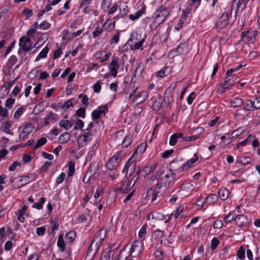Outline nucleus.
<instances>
[{
    "mask_svg": "<svg viewBox=\"0 0 260 260\" xmlns=\"http://www.w3.org/2000/svg\"><path fill=\"white\" fill-rule=\"evenodd\" d=\"M170 167L171 171H181L185 170L184 163L181 159H175L170 164Z\"/></svg>",
    "mask_w": 260,
    "mask_h": 260,
    "instance_id": "8",
    "label": "nucleus"
},
{
    "mask_svg": "<svg viewBox=\"0 0 260 260\" xmlns=\"http://www.w3.org/2000/svg\"><path fill=\"white\" fill-rule=\"evenodd\" d=\"M244 104L243 99L238 97L234 98L230 102V107L234 108L241 107Z\"/></svg>",
    "mask_w": 260,
    "mask_h": 260,
    "instance_id": "17",
    "label": "nucleus"
},
{
    "mask_svg": "<svg viewBox=\"0 0 260 260\" xmlns=\"http://www.w3.org/2000/svg\"><path fill=\"white\" fill-rule=\"evenodd\" d=\"M34 129V126L31 123H26L19 136L18 142H22L28 138V134Z\"/></svg>",
    "mask_w": 260,
    "mask_h": 260,
    "instance_id": "7",
    "label": "nucleus"
},
{
    "mask_svg": "<svg viewBox=\"0 0 260 260\" xmlns=\"http://www.w3.org/2000/svg\"><path fill=\"white\" fill-rule=\"evenodd\" d=\"M15 100L14 99L10 98L6 100L5 107L8 109H11L15 103Z\"/></svg>",
    "mask_w": 260,
    "mask_h": 260,
    "instance_id": "44",
    "label": "nucleus"
},
{
    "mask_svg": "<svg viewBox=\"0 0 260 260\" xmlns=\"http://www.w3.org/2000/svg\"><path fill=\"white\" fill-rule=\"evenodd\" d=\"M153 236L156 239L161 238L164 236V232L161 230H157L153 232Z\"/></svg>",
    "mask_w": 260,
    "mask_h": 260,
    "instance_id": "46",
    "label": "nucleus"
},
{
    "mask_svg": "<svg viewBox=\"0 0 260 260\" xmlns=\"http://www.w3.org/2000/svg\"><path fill=\"white\" fill-rule=\"evenodd\" d=\"M226 75L223 85H226L230 87L234 84L237 77L235 75L226 74Z\"/></svg>",
    "mask_w": 260,
    "mask_h": 260,
    "instance_id": "19",
    "label": "nucleus"
},
{
    "mask_svg": "<svg viewBox=\"0 0 260 260\" xmlns=\"http://www.w3.org/2000/svg\"><path fill=\"white\" fill-rule=\"evenodd\" d=\"M115 21L114 18L107 20L103 24V27L109 31L112 30L115 27Z\"/></svg>",
    "mask_w": 260,
    "mask_h": 260,
    "instance_id": "20",
    "label": "nucleus"
},
{
    "mask_svg": "<svg viewBox=\"0 0 260 260\" xmlns=\"http://www.w3.org/2000/svg\"><path fill=\"white\" fill-rule=\"evenodd\" d=\"M24 111V108L23 107H21L19 108L14 113V118L17 119H19Z\"/></svg>",
    "mask_w": 260,
    "mask_h": 260,
    "instance_id": "45",
    "label": "nucleus"
},
{
    "mask_svg": "<svg viewBox=\"0 0 260 260\" xmlns=\"http://www.w3.org/2000/svg\"><path fill=\"white\" fill-rule=\"evenodd\" d=\"M157 165V163L154 162L153 164L148 165L144 167L142 170L141 176L143 178H145L148 175L150 174L151 172L156 169Z\"/></svg>",
    "mask_w": 260,
    "mask_h": 260,
    "instance_id": "16",
    "label": "nucleus"
},
{
    "mask_svg": "<svg viewBox=\"0 0 260 260\" xmlns=\"http://www.w3.org/2000/svg\"><path fill=\"white\" fill-rule=\"evenodd\" d=\"M234 218L235 217L232 216V214L230 212L227 216L224 217L223 220L225 223H228L234 220Z\"/></svg>",
    "mask_w": 260,
    "mask_h": 260,
    "instance_id": "62",
    "label": "nucleus"
},
{
    "mask_svg": "<svg viewBox=\"0 0 260 260\" xmlns=\"http://www.w3.org/2000/svg\"><path fill=\"white\" fill-rule=\"evenodd\" d=\"M132 137L127 136L125 137L124 140L122 141V145L124 147H128L132 143Z\"/></svg>",
    "mask_w": 260,
    "mask_h": 260,
    "instance_id": "42",
    "label": "nucleus"
},
{
    "mask_svg": "<svg viewBox=\"0 0 260 260\" xmlns=\"http://www.w3.org/2000/svg\"><path fill=\"white\" fill-rule=\"evenodd\" d=\"M8 114L9 113L8 110L0 105V116L2 117H7Z\"/></svg>",
    "mask_w": 260,
    "mask_h": 260,
    "instance_id": "54",
    "label": "nucleus"
},
{
    "mask_svg": "<svg viewBox=\"0 0 260 260\" xmlns=\"http://www.w3.org/2000/svg\"><path fill=\"white\" fill-rule=\"evenodd\" d=\"M51 228H52V233L54 234L55 232L58 230L59 227V223L58 222V220L56 219H54L52 220L51 222Z\"/></svg>",
    "mask_w": 260,
    "mask_h": 260,
    "instance_id": "38",
    "label": "nucleus"
},
{
    "mask_svg": "<svg viewBox=\"0 0 260 260\" xmlns=\"http://www.w3.org/2000/svg\"><path fill=\"white\" fill-rule=\"evenodd\" d=\"M21 162H18L17 161H14L13 162L9 167V170L10 171H14L15 170L16 167L17 166H21Z\"/></svg>",
    "mask_w": 260,
    "mask_h": 260,
    "instance_id": "52",
    "label": "nucleus"
},
{
    "mask_svg": "<svg viewBox=\"0 0 260 260\" xmlns=\"http://www.w3.org/2000/svg\"><path fill=\"white\" fill-rule=\"evenodd\" d=\"M257 35L256 31L252 32L243 31L241 33L240 41L245 43H252L255 41V38Z\"/></svg>",
    "mask_w": 260,
    "mask_h": 260,
    "instance_id": "6",
    "label": "nucleus"
},
{
    "mask_svg": "<svg viewBox=\"0 0 260 260\" xmlns=\"http://www.w3.org/2000/svg\"><path fill=\"white\" fill-rule=\"evenodd\" d=\"M70 138V135L68 133H64V134H61L59 138V140L62 143H65L68 141Z\"/></svg>",
    "mask_w": 260,
    "mask_h": 260,
    "instance_id": "41",
    "label": "nucleus"
},
{
    "mask_svg": "<svg viewBox=\"0 0 260 260\" xmlns=\"http://www.w3.org/2000/svg\"><path fill=\"white\" fill-rule=\"evenodd\" d=\"M72 106H73V104L71 100H68L63 103L61 106V108L64 111H65Z\"/></svg>",
    "mask_w": 260,
    "mask_h": 260,
    "instance_id": "53",
    "label": "nucleus"
},
{
    "mask_svg": "<svg viewBox=\"0 0 260 260\" xmlns=\"http://www.w3.org/2000/svg\"><path fill=\"white\" fill-rule=\"evenodd\" d=\"M176 175L171 171H165L156 174L155 178L157 179V183L154 188V190L150 189L147 192V197L148 199H150V196L152 197L151 202L154 201L158 193V190L160 189L162 186L167 188L169 186L171 182L173 181Z\"/></svg>",
    "mask_w": 260,
    "mask_h": 260,
    "instance_id": "1",
    "label": "nucleus"
},
{
    "mask_svg": "<svg viewBox=\"0 0 260 260\" xmlns=\"http://www.w3.org/2000/svg\"><path fill=\"white\" fill-rule=\"evenodd\" d=\"M76 115L82 118L85 117V108H80L76 112Z\"/></svg>",
    "mask_w": 260,
    "mask_h": 260,
    "instance_id": "49",
    "label": "nucleus"
},
{
    "mask_svg": "<svg viewBox=\"0 0 260 260\" xmlns=\"http://www.w3.org/2000/svg\"><path fill=\"white\" fill-rule=\"evenodd\" d=\"M237 256L239 259L243 260L245 257V250L241 246L240 247L237 252Z\"/></svg>",
    "mask_w": 260,
    "mask_h": 260,
    "instance_id": "50",
    "label": "nucleus"
},
{
    "mask_svg": "<svg viewBox=\"0 0 260 260\" xmlns=\"http://www.w3.org/2000/svg\"><path fill=\"white\" fill-rule=\"evenodd\" d=\"M245 106L243 109L246 111H253L254 110L253 102L251 100H246L244 103Z\"/></svg>",
    "mask_w": 260,
    "mask_h": 260,
    "instance_id": "27",
    "label": "nucleus"
},
{
    "mask_svg": "<svg viewBox=\"0 0 260 260\" xmlns=\"http://www.w3.org/2000/svg\"><path fill=\"white\" fill-rule=\"evenodd\" d=\"M186 17H181L177 25L175 26L176 29L178 30L182 27L183 24L186 21Z\"/></svg>",
    "mask_w": 260,
    "mask_h": 260,
    "instance_id": "55",
    "label": "nucleus"
},
{
    "mask_svg": "<svg viewBox=\"0 0 260 260\" xmlns=\"http://www.w3.org/2000/svg\"><path fill=\"white\" fill-rule=\"evenodd\" d=\"M158 14L156 16H167L169 14V10L168 8L162 6L157 10Z\"/></svg>",
    "mask_w": 260,
    "mask_h": 260,
    "instance_id": "24",
    "label": "nucleus"
},
{
    "mask_svg": "<svg viewBox=\"0 0 260 260\" xmlns=\"http://www.w3.org/2000/svg\"><path fill=\"white\" fill-rule=\"evenodd\" d=\"M147 143H143L138 146L135 151L134 152L133 154H134V156L137 154L139 153L140 154H142L145 152L146 149L147 148Z\"/></svg>",
    "mask_w": 260,
    "mask_h": 260,
    "instance_id": "23",
    "label": "nucleus"
},
{
    "mask_svg": "<svg viewBox=\"0 0 260 260\" xmlns=\"http://www.w3.org/2000/svg\"><path fill=\"white\" fill-rule=\"evenodd\" d=\"M223 226V223L221 220H217L213 223V227L214 229H220Z\"/></svg>",
    "mask_w": 260,
    "mask_h": 260,
    "instance_id": "59",
    "label": "nucleus"
},
{
    "mask_svg": "<svg viewBox=\"0 0 260 260\" xmlns=\"http://www.w3.org/2000/svg\"><path fill=\"white\" fill-rule=\"evenodd\" d=\"M143 250V244L141 241H135L130 249L129 256L135 257L138 256Z\"/></svg>",
    "mask_w": 260,
    "mask_h": 260,
    "instance_id": "4",
    "label": "nucleus"
},
{
    "mask_svg": "<svg viewBox=\"0 0 260 260\" xmlns=\"http://www.w3.org/2000/svg\"><path fill=\"white\" fill-rule=\"evenodd\" d=\"M180 191H184L187 192H190L193 189V186L189 183L182 184L180 187Z\"/></svg>",
    "mask_w": 260,
    "mask_h": 260,
    "instance_id": "31",
    "label": "nucleus"
},
{
    "mask_svg": "<svg viewBox=\"0 0 260 260\" xmlns=\"http://www.w3.org/2000/svg\"><path fill=\"white\" fill-rule=\"evenodd\" d=\"M65 174L64 173H61L56 178V183L57 184L61 183L64 180L65 177Z\"/></svg>",
    "mask_w": 260,
    "mask_h": 260,
    "instance_id": "61",
    "label": "nucleus"
},
{
    "mask_svg": "<svg viewBox=\"0 0 260 260\" xmlns=\"http://www.w3.org/2000/svg\"><path fill=\"white\" fill-rule=\"evenodd\" d=\"M218 195L221 200H226L229 197V191L225 188H221L218 191Z\"/></svg>",
    "mask_w": 260,
    "mask_h": 260,
    "instance_id": "22",
    "label": "nucleus"
},
{
    "mask_svg": "<svg viewBox=\"0 0 260 260\" xmlns=\"http://www.w3.org/2000/svg\"><path fill=\"white\" fill-rule=\"evenodd\" d=\"M229 24V17H217L216 20V27L222 29Z\"/></svg>",
    "mask_w": 260,
    "mask_h": 260,
    "instance_id": "14",
    "label": "nucleus"
},
{
    "mask_svg": "<svg viewBox=\"0 0 260 260\" xmlns=\"http://www.w3.org/2000/svg\"><path fill=\"white\" fill-rule=\"evenodd\" d=\"M82 97L81 101L83 105L84 106V108H86L88 105V98L87 95L84 94L83 95L82 94H80L79 96V98H81Z\"/></svg>",
    "mask_w": 260,
    "mask_h": 260,
    "instance_id": "43",
    "label": "nucleus"
},
{
    "mask_svg": "<svg viewBox=\"0 0 260 260\" xmlns=\"http://www.w3.org/2000/svg\"><path fill=\"white\" fill-rule=\"evenodd\" d=\"M46 202V199L44 197L40 198L39 201L34 204L32 207L38 210H41L43 208V204Z\"/></svg>",
    "mask_w": 260,
    "mask_h": 260,
    "instance_id": "30",
    "label": "nucleus"
},
{
    "mask_svg": "<svg viewBox=\"0 0 260 260\" xmlns=\"http://www.w3.org/2000/svg\"><path fill=\"white\" fill-rule=\"evenodd\" d=\"M146 7L144 4H143L141 8L139 10L135 15H133V14L129 15L128 16H141V15H143L145 12Z\"/></svg>",
    "mask_w": 260,
    "mask_h": 260,
    "instance_id": "47",
    "label": "nucleus"
},
{
    "mask_svg": "<svg viewBox=\"0 0 260 260\" xmlns=\"http://www.w3.org/2000/svg\"><path fill=\"white\" fill-rule=\"evenodd\" d=\"M134 154H133L126 161L124 167L122 169L123 173L126 172L125 177H129L135 171L136 169V161L134 159Z\"/></svg>",
    "mask_w": 260,
    "mask_h": 260,
    "instance_id": "2",
    "label": "nucleus"
},
{
    "mask_svg": "<svg viewBox=\"0 0 260 260\" xmlns=\"http://www.w3.org/2000/svg\"><path fill=\"white\" fill-rule=\"evenodd\" d=\"M57 246L60 248L61 252H63L64 251L66 245L62 235H60L58 237Z\"/></svg>",
    "mask_w": 260,
    "mask_h": 260,
    "instance_id": "35",
    "label": "nucleus"
},
{
    "mask_svg": "<svg viewBox=\"0 0 260 260\" xmlns=\"http://www.w3.org/2000/svg\"><path fill=\"white\" fill-rule=\"evenodd\" d=\"M98 111L100 113V115L102 114H105L108 111V107L106 105L104 106H101L99 107Z\"/></svg>",
    "mask_w": 260,
    "mask_h": 260,
    "instance_id": "60",
    "label": "nucleus"
},
{
    "mask_svg": "<svg viewBox=\"0 0 260 260\" xmlns=\"http://www.w3.org/2000/svg\"><path fill=\"white\" fill-rule=\"evenodd\" d=\"M218 200V197L215 194L209 195L206 199V202L208 204H214Z\"/></svg>",
    "mask_w": 260,
    "mask_h": 260,
    "instance_id": "25",
    "label": "nucleus"
},
{
    "mask_svg": "<svg viewBox=\"0 0 260 260\" xmlns=\"http://www.w3.org/2000/svg\"><path fill=\"white\" fill-rule=\"evenodd\" d=\"M123 156L122 153L119 152L116 154L114 155L111 159L107 162L106 167L108 170H113L116 169L119 166V163L122 159Z\"/></svg>",
    "mask_w": 260,
    "mask_h": 260,
    "instance_id": "3",
    "label": "nucleus"
},
{
    "mask_svg": "<svg viewBox=\"0 0 260 260\" xmlns=\"http://www.w3.org/2000/svg\"><path fill=\"white\" fill-rule=\"evenodd\" d=\"M12 125V122L11 121H6L3 124V127L4 131L8 134L13 135L14 133L10 128Z\"/></svg>",
    "mask_w": 260,
    "mask_h": 260,
    "instance_id": "21",
    "label": "nucleus"
},
{
    "mask_svg": "<svg viewBox=\"0 0 260 260\" xmlns=\"http://www.w3.org/2000/svg\"><path fill=\"white\" fill-rule=\"evenodd\" d=\"M118 60V57H112L111 62L109 67V70L111 72V75L114 77H116L118 73V69L119 68Z\"/></svg>",
    "mask_w": 260,
    "mask_h": 260,
    "instance_id": "11",
    "label": "nucleus"
},
{
    "mask_svg": "<svg viewBox=\"0 0 260 260\" xmlns=\"http://www.w3.org/2000/svg\"><path fill=\"white\" fill-rule=\"evenodd\" d=\"M40 28L42 29H47L50 26V24L46 21H43L39 24Z\"/></svg>",
    "mask_w": 260,
    "mask_h": 260,
    "instance_id": "58",
    "label": "nucleus"
},
{
    "mask_svg": "<svg viewBox=\"0 0 260 260\" xmlns=\"http://www.w3.org/2000/svg\"><path fill=\"white\" fill-rule=\"evenodd\" d=\"M92 139L91 134L89 133H85L83 135H80L78 139V144L80 147L85 146Z\"/></svg>",
    "mask_w": 260,
    "mask_h": 260,
    "instance_id": "10",
    "label": "nucleus"
},
{
    "mask_svg": "<svg viewBox=\"0 0 260 260\" xmlns=\"http://www.w3.org/2000/svg\"><path fill=\"white\" fill-rule=\"evenodd\" d=\"M47 140L45 138L42 137L39 139L37 141L36 144L35 145L34 147V149H37L40 147L42 146L44 144H45L47 142Z\"/></svg>",
    "mask_w": 260,
    "mask_h": 260,
    "instance_id": "36",
    "label": "nucleus"
},
{
    "mask_svg": "<svg viewBox=\"0 0 260 260\" xmlns=\"http://www.w3.org/2000/svg\"><path fill=\"white\" fill-rule=\"evenodd\" d=\"M106 234L107 231L105 229H102L98 231L94 236L92 244L94 242L96 243V244H100L105 239Z\"/></svg>",
    "mask_w": 260,
    "mask_h": 260,
    "instance_id": "9",
    "label": "nucleus"
},
{
    "mask_svg": "<svg viewBox=\"0 0 260 260\" xmlns=\"http://www.w3.org/2000/svg\"><path fill=\"white\" fill-rule=\"evenodd\" d=\"M188 48L187 45L185 43L180 44L178 45L177 48L174 50H172L170 52V54H173L174 53L176 55L184 54L188 52Z\"/></svg>",
    "mask_w": 260,
    "mask_h": 260,
    "instance_id": "12",
    "label": "nucleus"
},
{
    "mask_svg": "<svg viewBox=\"0 0 260 260\" xmlns=\"http://www.w3.org/2000/svg\"><path fill=\"white\" fill-rule=\"evenodd\" d=\"M120 14L121 16L126 15L128 12V8L125 4H122L119 6Z\"/></svg>",
    "mask_w": 260,
    "mask_h": 260,
    "instance_id": "32",
    "label": "nucleus"
},
{
    "mask_svg": "<svg viewBox=\"0 0 260 260\" xmlns=\"http://www.w3.org/2000/svg\"><path fill=\"white\" fill-rule=\"evenodd\" d=\"M154 255L156 258L159 259H162L163 251L161 249H158L154 252Z\"/></svg>",
    "mask_w": 260,
    "mask_h": 260,
    "instance_id": "57",
    "label": "nucleus"
},
{
    "mask_svg": "<svg viewBox=\"0 0 260 260\" xmlns=\"http://www.w3.org/2000/svg\"><path fill=\"white\" fill-rule=\"evenodd\" d=\"M68 175L69 177H71L73 176L75 172V164L73 161H71L68 162Z\"/></svg>",
    "mask_w": 260,
    "mask_h": 260,
    "instance_id": "34",
    "label": "nucleus"
},
{
    "mask_svg": "<svg viewBox=\"0 0 260 260\" xmlns=\"http://www.w3.org/2000/svg\"><path fill=\"white\" fill-rule=\"evenodd\" d=\"M152 218L156 220H163L165 219V216L162 213L154 211L151 213Z\"/></svg>",
    "mask_w": 260,
    "mask_h": 260,
    "instance_id": "28",
    "label": "nucleus"
},
{
    "mask_svg": "<svg viewBox=\"0 0 260 260\" xmlns=\"http://www.w3.org/2000/svg\"><path fill=\"white\" fill-rule=\"evenodd\" d=\"M119 34H115L111 39L110 43L111 44L117 43L119 41Z\"/></svg>",
    "mask_w": 260,
    "mask_h": 260,
    "instance_id": "63",
    "label": "nucleus"
},
{
    "mask_svg": "<svg viewBox=\"0 0 260 260\" xmlns=\"http://www.w3.org/2000/svg\"><path fill=\"white\" fill-rule=\"evenodd\" d=\"M236 225L239 227H242L247 223V217L244 214H240L234 218Z\"/></svg>",
    "mask_w": 260,
    "mask_h": 260,
    "instance_id": "15",
    "label": "nucleus"
},
{
    "mask_svg": "<svg viewBox=\"0 0 260 260\" xmlns=\"http://www.w3.org/2000/svg\"><path fill=\"white\" fill-rule=\"evenodd\" d=\"M252 102L254 110L260 109V97L255 98Z\"/></svg>",
    "mask_w": 260,
    "mask_h": 260,
    "instance_id": "48",
    "label": "nucleus"
},
{
    "mask_svg": "<svg viewBox=\"0 0 260 260\" xmlns=\"http://www.w3.org/2000/svg\"><path fill=\"white\" fill-rule=\"evenodd\" d=\"M131 183L132 182H130L128 177H125V180L124 181L122 184L120 185L118 189L121 193L127 192V191H129L134 186L133 185V184H131Z\"/></svg>",
    "mask_w": 260,
    "mask_h": 260,
    "instance_id": "13",
    "label": "nucleus"
},
{
    "mask_svg": "<svg viewBox=\"0 0 260 260\" xmlns=\"http://www.w3.org/2000/svg\"><path fill=\"white\" fill-rule=\"evenodd\" d=\"M196 98V94L194 92H192L188 96L187 98V102L188 104L190 105L192 104L193 100Z\"/></svg>",
    "mask_w": 260,
    "mask_h": 260,
    "instance_id": "56",
    "label": "nucleus"
},
{
    "mask_svg": "<svg viewBox=\"0 0 260 260\" xmlns=\"http://www.w3.org/2000/svg\"><path fill=\"white\" fill-rule=\"evenodd\" d=\"M76 238V234L73 231L68 232L66 235V240L69 242H73Z\"/></svg>",
    "mask_w": 260,
    "mask_h": 260,
    "instance_id": "37",
    "label": "nucleus"
},
{
    "mask_svg": "<svg viewBox=\"0 0 260 260\" xmlns=\"http://www.w3.org/2000/svg\"><path fill=\"white\" fill-rule=\"evenodd\" d=\"M52 165L51 162L48 161H46L42 167L39 170L40 173H43L48 171V168Z\"/></svg>",
    "mask_w": 260,
    "mask_h": 260,
    "instance_id": "39",
    "label": "nucleus"
},
{
    "mask_svg": "<svg viewBox=\"0 0 260 260\" xmlns=\"http://www.w3.org/2000/svg\"><path fill=\"white\" fill-rule=\"evenodd\" d=\"M161 106V99L160 98H159L158 99H156L154 101L153 105H152V108L154 110L157 111V110H159Z\"/></svg>",
    "mask_w": 260,
    "mask_h": 260,
    "instance_id": "40",
    "label": "nucleus"
},
{
    "mask_svg": "<svg viewBox=\"0 0 260 260\" xmlns=\"http://www.w3.org/2000/svg\"><path fill=\"white\" fill-rule=\"evenodd\" d=\"M59 125L66 130H68L72 127L73 123L68 120H61L59 122Z\"/></svg>",
    "mask_w": 260,
    "mask_h": 260,
    "instance_id": "26",
    "label": "nucleus"
},
{
    "mask_svg": "<svg viewBox=\"0 0 260 260\" xmlns=\"http://www.w3.org/2000/svg\"><path fill=\"white\" fill-rule=\"evenodd\" d=\"M93 90L95 92H100L101 89V85L100 84V83L99 82H97L93 85Z\"/></svg>",
    "mask_w": 260,
    "mask_h": 260,
    "instance_id": "64",
    "label": "nucleus"
},
{
    "mask_svg": "<svg viewBox=\"0 0 260 260\" xmlns=\"http://www.w3.org/2000/svg\"><path fill=\"white\" fill-rule=\"evenodd\" d=\"M148 93L147 91H143L135 96L134 99V102H137L138 104L144 102L148 98Z\"/></svg>",
    "mask_w": 260,
    "mask_h": 260,
    "instance_id": "18",
    "label": "nucleus"
},
{
    "mask_svg": "<svg viewBox=\"0 0 260 260\" xmlns=\"http://www.w3.org/2000/svg\"><path fill=\"white\" fill-rule=\"evenodd\" d=\"M219 243V242L216 238H213L211 242V248L212 250H214L215 249Z\"/></svg>",
    "mask_w": 260,
    "mask_h": 260,
    "instance_id": "51",
    "label": "nucleus"
},
{
    "mask_svg": "<svg viewBox=\"0 0 260 260\" xmlns=\"http://www.w3.org/2000/svg\"><path fill=\"white\" fill-rule=\"evenodd\" d=\"M49 51V48L46 46L39 53L38 56L36 59V61H38L41 58H45L47 56V53Z\"/></svg>",
    "mask_w": 260,
    "mask_h": 260,
    "instance_id": "33",
    "label": "nucleus"
},
{
    "mask_svg": "<svg viewBox=\"0 0 260 260\" xmlns=\"http://www.w3.org/2000/svg\"><path fill=\"white\" fill-rule=\"evenodd\" d=\"M32 44V41L28 37L23 36L19 39V45L21 48L25 52H28L31 50Z\"/></svg>",
    "mask_w": 260,
    "mask_h": 260,
    "instance_id": "5",
    "label": "nucleus"
},
{
    "mask_svg": "<svg viewBox=\"0 0 260 260\" xmlns=\"http://www.w3.org/2000/svg\"><path fill=\"white\" fill-rule=\"evenodd\" d=\"M198 157L197 154H194V157L188 160L185 164H184V168L186 170L192 167V165L198 160Z\"/></svg>",
    "mask_w": 260,
    "mask_h": 260,
    "instance_id": "29",
    "label": "nucleus"
}]
</instances>
